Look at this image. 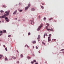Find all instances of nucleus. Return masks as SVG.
Returning <instances> with one entry per match:
<instances>
[{"label":"nucleus","mask_w":64,"mask_h":64,"mask_svg":"<svg viewBox=\"0 0 64 64\" xmlns=\"http://www.w3.org/2000/svg\"><path fill=\"white\" fill-rule=\"evenodd\" d=\"M17 19V18H14V20H16Z\"/></svg>","instance_id":"nucleus-39"},{"label":"nucleus","mask_w":64,"mask_h":64,"mask_svg":"<svg viewBox=\"0 0 64 64\" xmlns=\"http://www.w3.org/2000/svg\"><path fill=\"white\" fill-rule=\"evenodd\" d=\"M3 33H6V30H3Z\"/></svg>","instance_id":"nucleus-4"},{"label":"nucleus","mask_w":64,"mask_h":64,"mask_svg":"<svg viewBox=\"0 0 64 64\" xmlns=\"http://www.w3.org/2000/svg\"><path fill=\"white\" fill-rule=\"evenodd\" d=\"M17 58V57H14V59H16V58Z\"/></svg>","instance_id":"nucleus-27"},{"label":"nucleus","mask_w":64,"mask_h":64,"mask_svg":"<svg viewBox=\"0 0 64 64\" xmlns=\"http://www.w3.org/2000/svg\"><path fill=\"white\" fill-rule=\"evenodd\" d=\"M27 47H28V48H29V46H27Z\"/></svg>","instance_id":"nucleus-48"},{"label":"nucleus","mask_w":64,"mask_h":64,"mask_svg":"<svg viewBox=\"0 0 64 64\" xmlns=\"http://www.w3.org/2000/svg\"><path fill=\"white\" fill-rule=\"evenodd\" d=\"M51 41V39H50V41Z\"/></svg>","instance_id":"nucleus-47"},{"label":"nucleus","mask_w":64,"mask_h":64,"mask_svg":"<svg viewBox=\"0 0 64 64\" xmlns=\"http://www.w3.org/2000/svg\"><path fill=\"white\" fill-rule=\"evenodd\" d=\"M9 21V19H8L7 20H6V21H7V22H8V21Z\"/></svg>","instance_id":"nucleus-23"},{"label":"nucleus","mask_w":64,"mask_h":64,"mask_svg":"<svg viewBox=\"0 0 64 64\" xmlns=\"http://www.w3.org/2000/svg\"><path fill=\"white\" fill-rule=\"evenodd\" d=\"M23 55L22 54H21L20 55V57L21 58H22V57H23Z\"/></svg>","instance_id":"nucleus-11"},{"label":"nucleus","mask_w":64,"mask_h":64,"mask_svg":"<svg viewBox=\"0 0 64 64\" xmlns=\"http://www.w3.org/2000/svg\"><path fill=\"white\" fill-rule=\"evenodd\" d=\"M46 36H48V35H47V34H46Z\"/></svg>","instance_id":"nucleus-42"},{"label":"nucleus","mask_w":64,"mask_h":64,"mask_svg":"<svg viewBox=\"0 0 64 64\" xmlns=\"http://www.w3.org/2000/svg\"><path fill=\"white\" fill-rule=\"evenodd\" d=\"M64 49H62V50H60V51H64Z\"/></svg>","instance_id":"nucleus-36"},{"label":"nucleus","mask_w":64,"mask_h":64,"mask_svg":"<svg viewBox=\"0 0 64 64\" xmlns=\"http://www.w3.org/2000/svg\"><path fill=\"white\" fill-rule=\"evenodd\" d=\"M36 64H38V63L36 62Z\"/></svg>","instance_id":"nucleus-50"},{"label":"nucleus","mask_w":64,"mask_h":64,"mask_svg":"<svg viewBox=\"0 0 64 64\" xmlns=\"http://www.w3.org/2000/svg\"><path fill=\"white\" fill-rule=\"evenodd\" d=\"M3 7H4V8H6V6L5 5H3L2 6Z\"/></svg>","instance_id":"nucleus-10"},{"label":"nucleus","mask_w":64,"mask_h":64,"mask_svg":"<svg viewBox=\"0 0 64 64\" xmlns=\"http://www.w3.org/2000/svg\"><path fill=\"white\" fill-rule=\"evenodd\" d=\"M40 41V40H38V41Z\"/></svg>","instance_id":"nucleus-56"},{"label":"nucleus","mask_w":64,"mask_h":64,"mask_svg":"<svg viewBox=\"0 0 64 64\" xmlns=\"http://www.w3.org/2000/svg\"><path fill=\"white\" fill-rule=\"evenodd\" d=\"M30 4H28V7H30Z\"/></svg>","instance_id":"nucleus-18"},{"label":"nucleus","mask_w":64,"mask_h":64,"mask_svg":"<svg viewBox=\"0 0 64 64\" xmlns=\"http://www.w3.org/2000/svg\"><path fill=\"white\" fill-rule=\"evenodd\" d=\"M27 58L28 59H31V58L29 56H27Z\"/></svg>","instance_id":"nucleus-15"},{"label":"nucleus","mask_w":64,"mask_h":64,"mask_svg":"<svg viewBox=\"0 0 64 64\" xmlns=\"http://www.w3.org/2000/svg\"><path fill=\"white\" fill-rule=\"evenodd\" d=\"M31 24H32V25L33 24H32V22H31Z\"/></svg>","instance_id":"nucleus-55"},{"label":"nucleus","mask_w":64,"mask_h":64,"mask_svg":"<svg viewBox=\"0 0 64 64\" xmlns=\"http://www.w3.org/2000/svg\"><path fill=\"white\" fill-rule=\"evenodd\" d=\"M0 56H1V57H3V55H0Z\"/></svg>","instance_id":"nucleus-38"},{"label":"nucleus","mask_w":64,"mask_h":64,"mask_svg":"<svg viewBox=\"0 0 64 64\" xmlns=\"http://www.w3.org/2000/svg\"><path fill=\"white\" fill-rule=\"evenodd\" d=\"M42 5H44V4L43 3H42Z\"/></svg>","instance_id":"nucleus-43"},{"label":"nucleus","mask_w":64,"mask_h":64,"mask_svg":"<svg viewBox=\"0 0 64 64\" xmlns=\"http://www.w3.org/2000/svg\"><path fill=\"white\" fill-rule=\"evenodd\" d=\"M2 58V57H0V59H1Z\"/></svg>","instance_id":"nucleus-52"},{"label":"nucleus","mask_w":64,"mask_h":64,"mask_svg":"<svg viewBox=\"0 0 64 64\" xmlns=\"http://www.w3.org/2000/svg\"><path fill=\"white\" fill-rule=\"evenodd\" d=\"M42 44H44V45H45V43H44V42H42Z\"/></svg>","instance_id":"nucleus-20"},{"label":"nucleus","mask_w":64,"mask_h":64,"mask_svg":"<svg viewBox=\"0 0 64 64\" xmlns=\"http://www.w3.org/2000/svg\"><path fill=\"white\" fill-rule=\"evenodd\" d=\"M51 34H50L49 35V37H51Z\"/></svg>","instance_id":"nucleus-34"},{"label":"nucleus","mask_w":64,"mask_h":64,"mask_svg":"<svg viewBox=\"0 0 64 64\" xmlns=\"http://www.w3.org/2000/svg\"><path fill=\"white\" fill-rule=\"evenodd\" d=\"M28 8L29 7H28V6H26L25 8V10H27V9H28Z\"/></svg>","instance_id":"nucleus-7"},{"label":"nucleus","mask_w":64,"mask_h":64,"mask_svg":"<svg viewBox=\"0 0 64 64\" xmlns=\"http://www.w3.org/2000/svg\"><path fill=\"white\" fill-rule=\"evenodd\" d=\"M19 4H20V3H19Z\"/></svg>","instance_id":"nucleus-63"},{"label":"nucleus","mask_w":64,"mask_h":64,"mask_svg":"<svg viewBox=\"0 0 64 64\" xmlns=\"http://www.w3.org/2000/svg\"><path fill=\"white\" fill-rule=\"evenodd\" d=\"M1 21H0V23H1Z\"/></svg>","instance_id":"nucleus-61"},{"label":"nucleus","mask_w":64,"mask_h":64,"mask_svg":"<svg viewBox=\"0 0 64 64\" xmlns=\"http://www.w3.org/2000/svg\"><path fill=\"white\" fill-rule=\"evenodd\" d=\"M33 61L34 62H35V63H36V61L35 60H34Z\"/></svg>","instance_id":"nucleus-24"},{"label":"nucleus","mask_w":64,"mask_h":64,"mask_svg":"<svg viewBox=\"0 0 64 64\" xmlns=\"http://www.w3.org/2000/svg\"><path fill=\"white\" fill-rule=\"evenodd\" d=\"M37 39L39 40V39H40V35L38 36V38H37Z\"/></svg>","instance_id":"nucleus-3"},{"label":"nucleus","mask_w":64,"mask_h":64,"mask_svg":"<svg viewBox=\"0 0 64 64\" xmlns=\"http://www.w3.org/2000/svg\"><path fill=\"white\" fill-rule=\"evenodd\" d=\"M3 46H4V47H5V45H3Z\"/></svg>","instance_id":"nucleus-51"},{"label":"nucleus","mask_w":64,"mask_h":64,"mask_svg":"<svg viewBox=\"0 0 64 64\" xmlns=\"http://www.w3.org/2000/svg\"><path fill=\"white\" fill-rule=\"evenodd\" d=\"M32 11H35V9L34 8H32L31 9Z\"/></svg>","instance_id":"nucleus-9"},{"label":"nucleus","mask_w":64,"mask_h":64,"mask_svg":"<svg viewBox=\"0 0 64 64\" xmlns=\"http://www.w3.org/2000/svg\"><path fill=\"white\" fill-rule=\"evenodd\" d=\"M36 48L37 49H38V47L37 46H36Z\"/></svg>","instance_id":"nucleus-40"},{"label":"nucleus","mask_w":64,"mask_h":64,"mask_svg":"<svg viewBox=\"0 0 64 64\" xmlns=\"http://www.w3.org/2000/svg\"><path fill=\"white\" fill-rule=\"evenodd\" d=\"M5 49L7 51V49L6 48Z\"/></svg>","instance_id":"nucleus-45"},{"label":"nucleus","mask_w":64,"mask_h":64,"mask_svg":"<svg viewBox=\"0 0 64 64\" xmlns=\"http://www.w3.org/2000/svg\"><path fill=\"white\" fill-rule=\"evenodd\" d=\"M45 34H44V38H45Z\"/></svg>","instance_id":"nucleus-35"},{"label":"nucleus","mask_w":64,"mask_h":64,"mask_svg":"<svg viewBox=\"0 0 64 64\" xmlns=\"http://www.w3.org/2000/svg\"><path fill=\"white\" fill-rule=\"evenodd\" d=\"M5 20H7V19H8V18H7V17H6L5 18Z\"/></svg>","instance_id":"nucleus-21"},{"label":"nucleus","mask_w":64,"mask_h":64,"mask_svg":"<svg viewBox=\"0 0 64 64\" xmlns=\"http://www.w3.org/2000/svg\"><path fill=\"white\" fill-rule=\"evenodd\" d=\"M31 62L32 64H33L34 63V62Z\"/></svg>","instance_id":"nucleus-41"},{"label":"nucleus","mask_w":64,"mask_h":64,"mask_svg":"<svg viewBox=\"0 0 64 64\" xmlns=\"http://www.w3.org/2000/svg\"><path fill=\"white\" fill-rule=\"evenodd\" d=\"M48 26H47L46 27V29H48Z\"/></svg>","instance_id":"nucleus-31"},{"label":"nucleus","mask_w":64,"mask_h":64,"mask_svg":"<svg viewBox=\"0 0 64 64\" xmlns=\"http://www.w3.org/2000/svg\"><path fill=\"white\" fill-rule=\"evenodd\" d=\"M39 53H40V52H39Z\"/></svg>","instance_id":"nucleus-64"},{"label":"nucleus","mask_w":64,"mask_h":64,"mask_svg":"<svg viewBox=\"0 0 64 64\" xmlns=\"http://www.w3.org/2000/svg\"><path fill=\"white\" fill-rule=\"evenodd\" d=\"M43 19H44V20H46V18L44 17V18Z\"/></svg>","instance_id":"nucleus-22"},{"label":"nucleus","mask_w":64,"mask_h":64,"mask_svg":"<svg viewBox=\"0 0 64 64\" xmlns=\"http://www.w3.org/2000/svg\"><path fill=\"white\" fill-rule=\"evenodd\" d=\"M8 37L10 38V37H11V35H9L8 36Z\"/></svg>","instance_id":"nucleus-25"},{"label":"nucleus","mask_w":64,"mask_h":64,"mask_svg":"<svg viewBox=\"0 0 64 64\" xmlns=\"http://www.w3.org/2000/svg\"><path fill=\"white\" fill-rule=\"evenodd\" d=\"M18 63H19V62H18Z\"/></svg>","instance_id":"nucleus-62"},{"label":"nucleus","mask_w":64,"mask_h":64,"mask_svg":"<svg viewBox=\"0 0 64 64\" xmlns=\"http://www.w3.org/2000/svg\"><path fill=\"white\" fill-rule=\"evenodd\" d=\"M42 24H41V25L39 26L38 28L37 29L38 31H39V30H40V29H41V27H42Z\"/></svg>","instance_id":"nucleus-2"},{"label":"nucleus","mask_w":64,"mask_h":64,"mask_svg":"<svg viewBox=\"0 0 64 64\" xmlns=\"http://www.w3.org/2000/svg\"><path fill=\"white\" fill-rule=\"evenodd\" d=\"M41 17V16H38V18H40Z\"/></svg>","instance_id":"nucleus-32"},{"label":"nucleus","mask_w":64,"mask_h":64,"mask_svg":"<svg viewBox=\"0 0 64 64\" xmlns=\"http://www.w3.org/2000/svg\"><path fill=\"white\" fill-rule=\"evenodd\" d=\"M50 38H51L50 37H48V42H50Z\"/></svg>","instance_id":"nucleus-5"},{"label":"nucleus","mask_w":64,"mask_h":64,"mask_svg":"<svg viewBox=\"0 0 64 64\" xmlns=\"http://www.w3.org/2000/svg\"><path fill=\"white\" fill-rule=\"evenodd\" d=\"M36 43V42L35 41L32 42V43H33V44H35Z\"/></svg>","instance_id":"nucleus-8"},{"label":"nucleus","mask_w":64,"mask_h":64,"mask_svg":"<svg viewBox=\"0 0 64 64\" xmlns=\"http://www.w3.org/2000/svg\"><path fill=\"white\" fill-rule=\"evenodd\" d=\"M63 54H64V52H63Z\"/></svg>","instance_id":"nucleus-57"},{"label":"nucleus","mask_w":64,"mask_h":64,"mask_svg":"<svg viewBox=\"0 0 64 64\" xmlns=\"http://www.w3.org/2000/svg\"><path fill=\"white\" fill-rule=\"evenodd\" d=\"M1 40H0V41H1Z\"/></svg>","instance_id":"nucleus-60"},{"label":"nucleus","mask_w":64,"mask_h":64,"mask_svg":"<svg viewBox=\"0 0 64 64\" xmlns=\"http://www.w3.org/2000/svg\"><path fill=\"white\" fill-rule=\"evenodd\" d=\"M26 46H27V45H26Z\"/></svg>","instance_id":"nucleus-58"},{"label":"nucleus","mask_w":64,"mask_h":64,"mask_svg":"<svg viewBox=\"0 0 64 64\" xmlns=\"http://www.w3.org/2000/svg\"><path fill=\"white\" fill-rule=\"evenodd\" d=\"M56 39H54V41H56Z\"/></svg>","instance_id":"nucleus-46"},{"label":"nucleus","mask_w":64,"mask_h":64,"mask_svg":"<svg viewBox=\"0 0 64 64\" xmlns=\"http://www.w3.org/2000/svg\"><path fill=\"white\" fill-rule=\"evenodd\" d=\"M30 34H31V33H30V32L28 33V35H30Z\"/></svg>","instance_id":"nucleus-26"},{"label":"nucleus","mask_w":64,"mask_h":64,"mask_svg":"<svg viewBox=\"0 0 64 64\" xmlns=\"http://www.w3.org/2000/svg\"><path fill=\"white\" fill-rule=\"evenodd\" d=\"M54 21L55 22H56V21Z\"/></svg>","instance_id":"nucleus-59"},{"label":"nucleus","mask_w":64,"mask_h":64,"mask_svg":"<svg viewBox=\"0 0 64 64\" xmlns=\"http://www.w3.org/2000/svg\"><path fill=\"white\" fill-rule=\"evenodd\" d=\"M20 21V20H18V21Z\"/></svg>","instance_id":"nucleus-54"},{"label":"nucleus","mask_w":64,"mask_h":64,"mask_svg":"<svg viewBox=\"0 0 64 64\" xmlns=\"http://www.w3.org/2000/svg\"><path fill=\"white\" fill-rule=\"evenodd\" d=\"M50 30L51 31H53V30L52 28H51Z\"/></svg>","instance_id":"nucleus-17"},{"label":"nucleus","mask_w":64,"mask_h":64,"mask_svg":"<svg viewBox=\"0 0 64 64\" xmlns=\"http://www.w3.org/2000/svg\"><path fill=\"white\" fill-rule=\"evenodd\" d=\"M52 19H53V18H50V19L49 20L50 21V20H52Z\"/></svg>","instance_id":"nucleus-14"},{"label":"nucleus","mask_w":64,"mask_h":64,"mask_svg":"<svg viewBox=\"0 0 64 64\" xmlns=\"http://www.w3.org/2000/svg\"><path fill=\"white\" fill-rule=\"evenodd\" d=\"M33 48H34V46H33Z\"/></svg>","instance_id":"nucleus-53"},{"label":"nucleus","mask_w":64,"mask_h":64,"mask_svg":"<svg viewBox=\"0 0 64 64\" xmlns=\"http://www.w3.org/2000/svg\"><path fill=\"white\" fill-rule=\"evenodd\" d=\"M0 33H1L2 34V33H3V31H1L0 32Z\"/></svg>","instance_id":"nucleus-29"},{"label":"nucleus","mask_w":64,"mask_h":64,"mask_svg":"<svg viewBox=\"0 0 64 64\" xmlns=\"http://www.w3.org/2000/svg\"><path fill=\"white\" fill-rule=\"evenodd\" d=\"M0 12H1V13H2V12H4V11H3V10H0Z\"/></svg>","instance_id":"nucleus-12"},{"label":"nucleus","mask_w":64,"mask_h":64,"mask_svg":"<svg viewBox=\"0 0 64 64\" xmlns=\"http://www.w3.org/2000/svg\"><path fill=\"white\" fill-rule=\"evenodd\" d=\"M5 60L6 61H7V60H8V58H5Z\"/></svg>","instance_id":"nucleus-13"},{"label":"nucleus","mask_w":64,"mask_h":64,"mask_svg":"<svg viewBox=\"0 0 64 64\" xmlns=\"http://www.w3.org/2000/svg\"><path fill=\"white\" fill-rule=\"evenodd\" d=\"M5 13H6V14H4V16H0V18H2V19H3V18H4V17H5V16H8V15L9 14V12L6 11L5 12Z\"/></svg>","instance_id":"nucleus-1"},{"label":"nucleus","mask_w":64,"mask_h":64,"mask_svg":"<svg viewBox=\"0 0 64 64\" xmlns=\"http://www.w3.org/2000/svg\"><path fill=\"white\" fill-rule=\"evenodd\" d=\"M46 25H47V26H49L50 24H48V23H47L46 24Z\"/></svg>","instance_id":"nucleus-19"},{"label":"nucleus","mask_w":64,"mask_h":64,"mask_svg":"<svg viewBox=\"0 0 64 64\" xmlns=\"http://www.w3.org/2000/svg\"><path fill=\"white\" fill-rule=\"evenodd\" d=\"M23 21H25V18H23L22 19Z\"/></svg>","instance_id":"nucleus-28"},{"label":"nucleus","mask_w":64,"mask_h":64,"mask_svg":"<svg viewBox=\"0 0 64 64\" xmlns=\"http://www.w3.org/2000/svg\"><path fill=\"white\" fill-rule=\"evenodd\" d=\"M30 21H31V22H33V20H30Z\"/></svg>","instance_id":"nucleus-44"},{"label":"nucleus","mask_w":64,"mask_h":64,"mask_svg":"<svg viewBox=\"0 0 64 64\" xmlns=\"http://www.w3.org/2000/svg\"><path fill=\"white\" fill-rule=\"evenodd\" d=\"M3 34H0V36H1V35H2Z\"/></svg>","instance_id":"nucleus-37"},{"label":"nucleus","mask_w":64,"mask_h":64,"mask_svg":"<svg viewBox=\"0 0 64 64\" xmlns=\"http://www.w3.org/2000/svg\"><path fill=\"white\" fill-rule=\"evenodd\" d=\"M47 30L48 31H49V30H50V29L48 28V29H47Z\"/></svg>","instance_id":"nucleus-33"},{"label":"nucleus","mask_w":64,"mask_h":64,"mask_svg":"<svg viewBox=\"0 0 64 64\" xmlns=\"http://www.w3.org/2000/svg\"><path fill=\"white\" fill-rule=\"evenodd\" d=\"M22 10H19L20 12H22Z\"/></svg>","instance_id":"nucleus-30"},{"label":"nucleus","mask_w":64,"mask_h":64,"mask_svg":"<svg viewBox=\"0 0 64 64\" xmlns=\"http://www.w3.org/2000/svg\"><path fill=\"white\" fill-rule=\"evenodd\" d=\"M17 52H18V53H19V52H18V50H17Z\"/></svg>","instance_id":"nucleus-49"},{"label":"nucleus","mask_w":64,"mask_h":64,"mask_svg":"<svg viewBox=\"0 0 64 64\" xmlns=\"http://www.w3.org/2000/svg\"><path fill=\"white\" fill-rule=\"evenodd\" d=\"M16 13H17V10H16L14 13L13 14L14 15H15V14H16Z\"/></svg>","instance_id":"nucleus-6"},{"label":"nucleus","mask_w":64,"mask_h":64,"mask_svg":"<svg viewBox=\"0 0 64 64\" xmlns=\"http://www.w3.org/2000/svg\"><path fill=\"white\" fill-rule=\"evenodd\" d=\"M41 8L42 9H44V7L43 6H41Z\"/></svg>","instance_id":"nucleus-16"}]
</instances>
